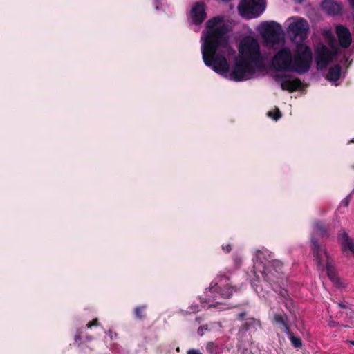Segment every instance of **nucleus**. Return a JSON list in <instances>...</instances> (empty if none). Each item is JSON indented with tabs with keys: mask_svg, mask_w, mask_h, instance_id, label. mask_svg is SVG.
<instances>
[{
	"mask_svg": "<svg viewBox=\"0 0 354 354\" xmlns=\"http://www.w3.org/2000/svg\"><path fill=\"white\" fill-rule=\"evenodd\" d=\"M218 24H207L205 39L202 45V55L205 64L210 66L216 72L227 73L229 64L226 58L223 56L216 57L217 50L222 47L226 48L229 41L225 36L227 29L225 24L217 27Z\"/></svg>",
	"mask_w": 354,
	"mask_h": 354,
	"instance_id": "1",
	"label": "nucleus"
},
{
	"mask_svg": "<svg viewBox=\"0 0 354 354\" xmlns=\"http://www.w3.org/2000/svg\"><path fill=\"white\" fill-rule=\"evenodd\" d=\"M229 277L220 274L214 281L211 286L205 292V299L208 302L220 303L218 298L229 299L234 291L236 290V287L232 286L229 283Z\"/></svg>",
	"mask_w": 354,
	"mask_h": 354,
	"instance_id": "2",
	"label": "nucleus"
},
{
	"mask_svg": "<svg viewBox=\"0 0 354 354\" xmlns=\"http://www.w3.org/2000/svg\"><path fill=\"white\" fill-rule=\"evenodd\" d=\"M239 57L246 60L257 68L263 67V57L258 41L252 36L242 39L239 46Z\"/></svg>",
	"mask_w": 354,
	"mask_h": 354,
	"instance_id": "3",
	"label": "nucleus"
},
{
	"mask_svg": "<svg viewBox=\"0 0 354 354\" xmlns=\"http://www.w3.org/2000/svg\"><path fill=\"white\" fill-rule=\"evenodd\" d=\"M313 62L311 48L304 43L297 44L292 54V73L304 75L308 73Z\"/></svg>",
	"mask_w": 354,
	"mask_h": 354,
	"instance_id": "4",
	"label": "nucleus"
},
{
	"mask_svg": "<svg viewBox=\"0 0 354 354\" xmlns=\"http://www.w3.org/2000/svg\"><path fill=\"white\" fill-rule=\"evenodd\" d=\"M311 244L313 254L316 261L318 269H324V264L323 258L324 257H325L327 259V262L326 265L327 275L333 282H337L338 281V277L337 275L335 268L328 262V255L326 250L325 249L322 248V247L319 245L317 240L313 236L311 238Z\"/></svg>",
	"mask_w": 354,
	"mask_h": 354,
	"instance_id": "5",
	"label": "nucleus"
},
{
	"mask_svg": "<svg viewBox=\"0 0 354 354\" xmlns=\"http://www.w3.org/2000/svg\"><path fill=\"white\" fill-rule=\"evenodd\" d=\"M266 0H241L237 7L239 14L245 19L261 15L266 9Z\"/></svg>",
	"mask_w": 354,
	"mask_h": 354,
	"instance_id": "6",
	"label": "nucleus"
},
{
	"mask_svg": "<svg viewBox=\"0 0 354 354\" xmlns=\"http://www.w3.org/2000/svg\"><path fill=\"white\" fill-rule=\"evenodd\" d=\"M261 68H257L252 63L237 57L235 60L234 67L230 73L232 80L236 82L243 81L254 75L257 71Z\"/></svg>",
	"mask_w": 354,
	"mask_h": 354,
	"instance_id": "7",
	"label": "nucleus"
},
{
	"mask_svg": "<svg viewBox=\"0 0 354 354\" xmlns=\"http://www.w3.org/2000/svg\"><path fill=\"white\" fill-rule=\"evenodd\" d=\"M272 66L278 72L292 73V54L288 47L279 49L272 59Z\"/></svg>",
	"mask_w": 354,
	"mask_h": 354,
	"instance_id": "8",
	"label": "nucleus"
},
{
	"mask_svg": "<svg viewBox=\"0 0 354 354\" xmlns=\"http://www.w3.org/2000/svg\"><path fill=\"white\" fill-rule=\"evenodd\" d=\"M315 60L317 70H323L333 60L337 55V48L330 50L328 47L320 42L314 46Z\"/></svg>",
	"mask_w": 354,
	"mask_h": 354,
	"instance_id": "9",
	"label": "nucleus"
},
{
	"mask_svg": "<svg viewBox=\"0 0 354 354\" xmlns=\"http://www.w3.org/2000/svg\"><path fill=\"white\" fill-rule=\"evenodd\" d=\"M292 76L290 75H277L275 80L277 82H281V88L282 90L288 91L292 93L299 89L302 86V82L300 79L295 77L290 80Z\"/></svg>",
	"mask_w": 354,
	"mask_h": 354,
	"instance_id": "10",
	"label": "nucleus"
},
{
	"mask_svg": "<svg viewBox=\"0 0 354 354\" xmlns=\"http://www.w3.org/2000/svg\"><path fill=\"white\" fill-rule=\"evenodd\" d=\"M268 26L262 33L264 41L268 44H278L283 41L282 33L277 30L274 25L279 26L280 24H266Z\"/></svg>",
	"mask_w": 354,
	"mask_h": 354,
	"instance_id": "11",
	"label": "nucleus"
},
{
	"mask_svg": "<svg viewBox=\"0 0 354 354\" xmlns=\"http://www.w3.org/2000/svg\"><path fill=\"white\" fill-rule=\"evenodd\" d=\"M188 17L192 22L204 21L207 17L205 3L203 2L194 3L190 8Z\"/></svg>",
	"mask_w": 354,
	"mask_h": 354,
	"instance_id": "12",
	"label": "nucleus"
},
{
	"mask_svg": "<svg viewBox=\"0 0 354 354\" xmlns=\"http://www.w3.org/2000/svg\"><path fill=\"white\" fill-rule=\"evenodd\" d=\"M272 323L273 325L277 326L279 329L285 333L291 330L289 319L283 310L280 313H273Z\"/></svg>",
	"mask_w": 354,
	"mask_h": 354,
	"instance_id": "13",
	"label": "nucleus"
},
{
	"mask_svg": "<svg viewBox=\"0 0 354 354\" xmlns=\"http://www.w3.org/2000/svg\"><path fill=\"white\" fill-rule=\"evenodd\" d=\"M320 7L327 15L332 16L340 15L342 10V6L333 0L322 1Z\"/></svg>",
	"mask_w": 354,
	"mask_h": 354,
	"instance_id": "14",
	"label": "nucleus"
},
{
	"mask_svg": "<svg viewBox=\"0 0 354 354\" xmlns=\"http://www.w3.org/2000/svg\"><path fill=\"white\" fill-rule=\"evenodd\" d=\"M336 32L341 47L346 48L352 42V37L349 30L342 25L337 26Z\"/></svg>",
	"mask_w": 354,
	"mask_h": 354,
	"instance_id": "15",
	"label": "nucleus"
},
{
	"mask_svg": "<svg viewBox=\"0 0 354 354\" xmlns=\"http://www.w3.org/2000/svg\"><path fill=\"white\" fill-rule=\"evenodd\" d=\"M257 326L261 327V322L254 318L246 319L245 322L239 327L238 335L243 337L245 333L252 328H255Z\"/></svg>",
	"mask_w": 354,
	"mask_h": 354,
	"instance_id": "16",
	"label": "nucleus"
},
{
	"mask_svg": "<svg viewBox=\"0 0 354 354\" xmlns=\"http://www.w3.org/2000/svg\"><path fill=\"white\" fill-rule=\"evenodd\" d=\"M342 68L339 64H336L334 66L330 67L328 69V72L326 75V80L330 82L337 81L341 75Z\"/></svg>",
	"mask_w": 354,
	"mask_h": 354,
	"instance_id": "17",
	"label": "nucleus"
},
{
	"mask_svg": "<svg viewBox=\"0 0 354 354\" xmlns=\"http://www.w3.org/2000/svg\"><path fill=\"white\" fill-rule=\"evenodd\" d=\"M340 240L344 249L350 250L354 254V242H352L346 232L340 235Z\"/></svg>",
	"mask_w": 354,
	"mask_h": 354,
	"instance_id": "18",
	"label": "nucleus"
},
{
	"mask_svg": "<svg viewBox=\"0 0 354 354\" xmlns=\"http://www.w3.org/2000/svg\"><path fill=\"white\" fill-rule=\"evenodd\" d=\"M328 227L326 224L322 221H317L314 223V231L319 235L323 236L326 234Z\"/></svg>",
	"mask_w": 354,
	"mask_h": 354,
	"instance_id": "19",
	"label": "nucleus"
},
{
	"mask_svg": "<svg viewBox=\"0 0 354 354\" xmlns=\"http://www.w3.org/2000/svg\"><path fill=\"white\" fill-rule=\"evenodd\" d=\"M288 335L289 339L291 342V345L296 349L301 348L303 344L300 337L294 335L292 330H290L286 333Z\"/></svg>",
	"mask_w": 354,
	"mask_h": 354,
	"instance_id": "20",
	"label": "nucleus"
},
{
	"mask_svg": "<svg viewBox=\"0 0 354 354\" xmlns=\"http://www.w3.org/2000/svg\"><path fill=\"white\" fill-rule=\"evenodd\" d=\"M147 307V305H140L134 308L133 313L136 319L142 320L146 317Z\"/></svg>",
	"mask_w": 354,
	"mask_h": 354,
	"instance_id": "21",
	"label": "nucleus"
},
{
	"mask_svg": "<svg viewBox=\"0 0 354 354\" xmlns=\"http://www.w3.org/2000/svg\"><path fill=\"white\" fill-rule=\"evenodd\" d=\"M82 329H77L76 333L74 337V340L76 344H77L78 347L83 350L82 346L85 343V341L82 339Z\"/></svg>",
	"mask_w": 354,
	"mask_h": 354,
	"instance_id": "22",
	"label": "nucleus"
},
{
	"mask_svg": "<svg viewBox=\"0 0 354 354\" xmlns=\"http://www.w3.org/2000/svg\"><path fill=\"white\" fill-rule=\"evenodd\" d=\"M281 301L283 304L284 306L290 312V313L294 312L293 300L290 297L286 299H282Z\"/></svg>",
	"mask_w": 354,
	"mask_h": 354,
	"instance_id": "23",
	"label": "nucleus"
},
{
	"mask_svg": "<svg viewBox=\"0 0 354 354\" xmlns=\"http://www.w3.org/2000/svg\"><path fill=\"white\" fill-rule=\"evenodd\" d=\"M268 115L272 118L275 121H277L281 118L282 114L279 108L277 107L274 111H269L268 113Z\"/></svg>",
	"mask_w": 354,
	"mask_h": 354,
	"instance_id": "24",
	"label": "nucleus"
},
{
	"mask_svg": "<svg viewBox=\"0 0 354 354\" xmlns=\"http://www.w3.org/2000/svg\"><path fill=\"white\" fill-rule=\"evenodd\" d=\"M206 350L209 354H217L218 346L213 342H209L207 344Z\"/></svg>",
	"mask_w": 354,
	"mask_h": 354,
	"instance_id": "25",
	"label": "nucleus"
},
{
	"mask_svg": "<svg viewBox=\"0 0 354 354\" xmlns=\"http://www.w3.org/2000/svg\"><path fill=\"white\" fill-rule=\"evenodd\" d=\"M273 290L278 293V295L281 297V300L282 299H286L288 297H289V293H288V291L285 289V288H279V290H276L274 288H273Z\"/></svg>",
	"mask_w": 354,
	"mask_h": 354,
	"instance_id": "26",
	"label": "nucleus"
},
{
	"mask_svg": "<svg viewBox=\"0 0 354 354\" xmlns=\"http://www.w3.org/2000/svg\"><path fill=\"white\" fill-rule=\"evenodd\" d=\"M225 21H226V19H225V17L223 16H216V17H214L209 19L207 22H212V23L225 22Z\"/></svg>",
	"mask_w": 354,
	"mask_h": 354,
	"instance_id": "27",
	"label": "nucleus"
},
{
	"mask_svg": "<svg viewBox=\"0 0 354 354\" xmlns=\"http://www.w3.org/2000/svg\"><path fill=\"white\" fill-rule=\"evenodd\" d=\"M100 323H99V320L97 318H95V319H93L92 321L89 322L87 324H86V328H91L93 326H99Z\"/></svg>",
	"mask_w": 354,
	"mask_h": 354,
	"instance_id": "28",
	"label": "nucleus"
},
{
	"mask_svg": "<svg viewBox=\"0 0 354 354\" xmlns=\"http://www.w3.org/2000/svg\"><path fill=\"white\" fill-rule=\"evenodd\" d=\"M304 25H308V24H290L289 28H294L295 27L297 29H301V28L304 27Z\"/></svg>",
	"mask_w": 354,
	"mask_h": 354,
	"instance_id": "29",
	"label": "nucleus"
},
{
	"mask_svg": "<svg viewBox=\"0 0 354 354\" xmlns=\"http://www.w3.org/2000/svg\"><path fill=\"white\" fill-rule=\"evenodd\" d=\"M288 22H306V20L298 17H294L288 19Z\"/></svg>",
	"mask_w": 354,
	"mask_h": 354,
	"instance_id": "30",
	"label": "nucleus"
},
{
	"mask_svg": "<svg viewBox=\"0 0 354 354\" xmlns=\"http://www.w3.org/2000/svg\"><path fill=\"white\" fill-rule=\"evenodd\" d=\"M222 250L225 253H229L232 250V246L230 244L227 243L225 245H222Z\"/></svg>",
	"mask_w": 354,
	"mask_h": 354,
	"instance_id": "31",
	"label": "nucleus"
},
{
	"mask_svg": "<svg viewBox=\"0 0 354 354\" xmlns=\"http://www.w3.org/2000/svg\"><path fill=\"white\" fill-rule=\"evenodd\" d=\"M207 330V326H201L198 328L197 333L200 336H203L204 335L205 330Z\"/></svg>",
	"mask_w": 354,
	"mask_h": 354,
	"instance_id": "32",
	"label": "nucleus"
},
{
	"mask_svg": "<svg viewBox=\"0 0 354 354\" xmlns=\"http://www.w3.org/2000/svg\"><path fill=\"white\" fill-rule=\"evenodd\" d=\"M187 354H202L199 349L192 348L187 351Z\"/></svg>",
	"mask_w": 354,
	"mask_h": 354,
	"instance_id": "33",
	"label": "nucleus"
},
{
	"mask_svg": "<svg viewBox=\"0 0 354 354\" xmlns=\"http://www.w3.org/2000/svg\"><path fill=\"white\" fill-rule=\"evenodd\" d=\"M245 316H246V313L245 312H242V313H239L236 315V318L238 319H239V320H243V319H245Z\"/></svg>",
	"mask_w": 354,
	"mask_h": 354,
	"instance_id": "34",
	"label": "nucleus"
},
{
	"mask_svg": "<svg viewBox=\"0 0 354 354\" xmlns=\"http://www.w3.org/2000/svg\"><path fill=\"white\" fill-rule=\"evenodd\" d=\"M198 310H199V307L198 305H194V306H190L189 312L196 313V312H198Z\"/></svg>",
	"mask_w": 354,
	"mask_h": 354,
	"instance_id": "35",
	"label": "nucleus"
},
{
	"mask_svg": "<svg viewBox=\"0 0 354 354\" xmlns=\"http://www.w3.org/2000/svg\"><path fill=\"white\" fill-rule=\"evenodd\" d=\"M337 306L340 308H342V309L348 308L346 305L342 301L337 302Z\"/></svg>",
	"mask_w": 354,
	"mask_h": 354,
	"instance_id": "36",
	"label": "nucleus"
},
{
	"mask_svg": "<svg viewBox=\"0 0 354 354\" xmlns=\"http://www.w3.org/2000/svg\"><path fill=\"white\" fill-rule=\"evenodd\" d=\"M274 266H277L278 268V269H279L277 270V272L281 270V266H282V263H281L278 261H274Z\"/></svg>",
	"mask_w": 354,
	"mask_h": 354,
	"instance_id": "37",
	"label": "nucleus"
},
{
	"mask_svg": "<svg viewBox=\"0 0 354 354\" xmlns=\"http://www.w3.org/2000/svg\"><path fill=\"white\" fill-rule=\"evenodd\" d=\"M338 325V323L336 322L335 321H330L328 324V326L330 327V328H334L336 326Z\"/></svg>",
	"mask_w": 354,
	"mask_h": 354,
	"instance_id": "38",
	"label": "nucleus"
},
{
	"mask_svg": "<svg viewBox=\"0 0 354 354\" xmlns=\"http://www.w3.org/2000/svg\"><path fill=\"white\" fill-rule=\"evenodd\" d=\"M93 336L87 335H86L85 339L84 340L86 342H90V341L93 340Z\"/></svg>",
	"mask_w": 354,
	"mask_h": 354,
	"instance_id": "39",
	"label": "nucleus"
},
{
	"mask_svg": "<svg viewBox=\"0 0 354 354\" xmlns=\"http://www.w3.org/2000/svg\"><path fill=\"white\" fill-rule=\"evenodd\" d=\"M344 203L345 204L346 206H347L349 203V198L348 197L346 198L344 200Z\"/></svg>",
	"mask_w": 354,
	"mask_h": 354,
	"instance_id": "40",
	"label": "nucleus"
},
{
	"mask_svg": "<svg viewBox=\"0 0 354 354\" xmlns=\"http://www.w3.org/2000/svg\"><path fill=\"white\" fill-rule=\"evenodd\" d=\"M306 0H295V3H301L304 2Z\"/></svg>",
	"mask_w": 354,
	"mask_h": 354,
	"instance_id": "41",
	"label": "nucleus"
},
{
	"mask_svg": "<svg viewBox=\"0 0 354 354\" xmlns=\"http://www.w3.org/2000/svg\"><path fill=\"white\" fill-rule=\"evenodd\" d=\"M351 6L354 8V0H349Z\"/></svg>",
	"mask_w": 354,
	"mask_h": 354,
	"instance_id": "42",
	"label": "nucleus"
},
{
	"mask_svg": "<svg viewBox=\"0 0 354 354\" xmlns=\"http://www.w3.org/2000/svg\"><path fill=\"white\" fill-rule=\"evenodd\" d=\"M200 320H201V319L199 317H196V322H200Z\"/></svg>",
	"mask_w": 354,
	"mask_h": 354,
	"instance_id": "43",
	"label": "nucleus"
},
{
	"mask_svg": "<svg viewBox=\"0 0 354 354\" xmlns=\"http://www.w3.org/2000/svg\"><path fill=\"white\" fill-rule=\"evenodd\" d=\"M351 344L352 345H354V341H351Z\"/></svg>",
	"mask_w": 354,
	"mask_h": 354,
	"instance_id": "44",
	"label": "nucleus"
},
{
	"mask_svg": "<svg viewBox=\"0 0 354 354\" xmlns=\"http://www.w3.org/2000/svg\"><path fill=\"white\" fill-rule=\"evenodd\" d=\"M351 142H353V143H354V138H353V139L351 140Z\"/></svg>",
	"mask_w": 354,
	"mask_h": 354,
	"instance_id": "45",
	"label": "nucleus"
},
{
	"mask_svg": "<svg viewBox=\"0 0 354 354\" xmlns=\"http://www.w3.org/2000/svg\"><path fill=\"white\" fill-rule=\"evenodd\" d=\"M267 277L265 276L266 281H268V279L266 278Z\"/></svg>",
	"mask_w": 354,
	"mask_h": 354,
	"instance_id": "46",
	"label": "nucleus"
}]
</instances>
